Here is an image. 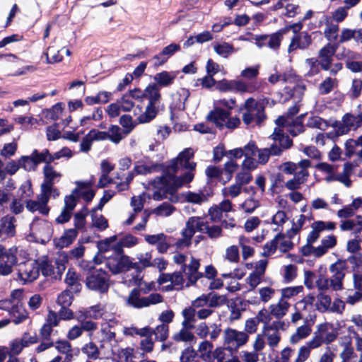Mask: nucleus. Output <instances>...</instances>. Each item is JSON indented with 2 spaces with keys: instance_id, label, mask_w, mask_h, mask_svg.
I'll return each mask as SVG.
<instances>
[{
  "instance_id": "21",
  "label": "nucleus",
  "mask_w": 362,
  "mask_h": 362,
  "mask_svg": "<svg viewBox=\"0 0 362 362\" xmlns=\"http://www.w3.org/2000/svg\"><path fill=\"white\" fill-rule=\"evenodd\" d=\"M106 305L101 304L90 306L85 310H79L76 315L78 321H83L87 318L98 320L101 319Z\"/></svg>"
},
{
  "instance_id": "52",
  "label": "nucleus",
  "mask_w": 362,
  "mask_h": 362,
  "mask_svg": "<svg viewBox=\"0 0 362 362\" xmlns=\"http://www.w3.org/2000/svg\"><path fill=\"white\" fill-rule=\"evenodd\" d=\"M92 225L99 230H104L108 227L107 220L103 216L95 213V209L90 211Z\"/></svg>"
},
{
  "instance_id": "7",
  "label": "nucleus",
  "mask_w": 362,
  "mask_h": 362,
  "mask_svg": "<svg viewBox=\"0 0 362 362\" xmlns=\"http://www.w3.org/2000/svg\"><path fill=\"white\" fill-rule=\"evenodd\" d=\"M348 269L346 259H338L329 267V272L332 274L330 279V288L335 291L344 289V279L346 272Z\"/></svg>"
},
{
  "instance_id": "26",
  "label": "nucleus",
  "mask_w": 362,
  "mask_h": 362,
  "mask_svg": "<svg viewBox=\"0 0 362 362\" xmlns=\"http://www.w3.org/2000/svg\"><path fill=\"white\" fill-rule=\"evenodd\" d=\"M271 136L276 142L274 144H276L281 149V152L291 148L293 145V141L288 135L284 134V130L280 127L275 128Z\"/></svg>"
},
{
  "instance_id": "39",
  "label": "nucleus",
  "mask_w": 362,
  "mask_h": 362,
  "mask_svg": "<svg viewBox=\"0 0 362 362\" xmlns=\"http://www.w3.org/2000/svg\"><path fill=\"white\" fill-rule=\"evenodd\" d=\"M312 332L311 327L307 324L298 327L296 332L291 336L290 342L293 344L307 338Z\"/></svg>"
},
{
  "instance_id": "53",
  "label": "nucleus",
  "mask_w": 362,
  "mask_h": 362,
  "mask_svg": "<svg viewBox=\"0 0 362 362\" xmlns=\"http://www.w3.org/2000/svg\"><path fill=\"white\" fill-rule=\"evenodd\" d=\"M303 290L304 288L301 285L284 288L281 290V298L287 300L303 293Z\"/></svg>"
},
{
  "instance_id": "17",
  "label": "nucleus",
  "mask_w": 362,
  "mask_h": 362,
  "mask_svg": "<svg viewBox=\"0 0 362 362\" xmlns=\"http://www.w3.org/2000/svg\"><path fill=\"white\" fill-rule=\"evenodd\" d=\"M312 230L307 237V244L312 245L320 238V233L325 230H334L336 223L332 221H316L311 224Z\"/></svg>"
},
{
  "instance_id": "59",
  "label": "nucleus",
  "mask_w": 362,
  "mask_h": 362,
  "mask_svg": "<svg viewBox=\"0 0 362 362\" xmlns=\"http://www.w3.org/2000/svg\"><path fill=\"white\" fill-rule=\"evenodd\" d=\"M175 210V208L168 202H163L156 208H155L152 213L158 216H170L173 211Z\"/></svg>"
},
{
  "instance_id": "15",
  "label": "nucleus",
  "mask_w": 362,
  "mask_h": 362,
  "mask_svg": "<svg viewBox=\"0 0 362 362\" xmlns=\"http://www.w3.org/2000/svg\"><path fill=\"white\" fill-rule=\"evenodd\" d=\"M221 325L211 323L207 325L205 322H200L195 327L196 334L201 339L209 337L211 341H215L221 333Z\"/></svg>"
},
{
  "instance_id": "18",
  "label": "nucleus",
  "mask_w": 362,
  "mask_h": 362,
  "mask_svg": "<svg viewBox=\"0 0 362 362\" xmlns=\"http://www.w3.org/2000/svg\"><path fill=\"white\" fill-rule=\"evenodd\" d=\"M311 35L305 31L293 35L288 45V52L291 54L297 49H305L312 44Z\"/></svg>"
},
{
  "instance_id": "64",
  "label": "nucleus",
  "mask_w": 362,
  "mask_h": 362,
  "mask_svg": "<svg viewBox=\"0 0 362 362\" xmlns=\"http://www.w3.org/2000/svg\"><path fill=\"white\" fill-rule=\"evenodd\" d=\"M16 219L13 216H6L2 219V230L8 235L13 236L15 234Z\"/></svg>"
},
{
  "instance_id": "54",
  "label": "nucleus",
  "mask_w": 362,
  "mask_h": 362,
  "mask_svg": "<svg viewBox=\"0 0 362 362\" xmlns=\"http://www.w3.org/2000/svg\"><path fill=\"white\" fill-rule=\"evenodd\" d=\"M78 182L90 183L88 187L78 190V198L81 197L86 202H91L95 194V192L92 189L93 182L92 180H78Z\"/></svg>"
},
{
  "instance_id": "61",
  "label": "nucleus",
  "mask_w": 362,
  "mask_h": 362,
  "mask_svg": "<svg viewBox=\"0 0 362 362\" xmlns=\"http://www.w3.org/2000/svg\"><path fill=\"white\" fill-rule=\"evenodd\" d=\"M19 165L22 168L28 172L35 171L37 168V165L36 164L32 154L30 156H22L19 159Z\"/></svg>"
},
{
  "instance_id": "1",
  "label": "nucleus",
  "mask_w": 362,
  "mask_h": 362,
  "mask_svg": "<svg viewBox=\"0 0 362 362\" xmlns=\"http://www.w3.org/2000/svg\"><path fill=\"white\" fill-rule=\"evenodd\" d=\"M193 156V149L187 148L165 166L150 161L139 160L135 163L134 172L138 175H145L153 172L162 171L161 176L156 177L151 182V186L155 189L152 199L155 201L168 199L171 202L175 203L179 200L176 194L177 189L189 183L194 178L192 171L197 165L196 163L190 160Z\"/></svg>"
},
{
  "instance_id": "13",
  "label": "nucleus",
  "mask_w": 362,
  "mask_h": 362,
  "mask_svg": "<svg viewBox=\"0 0 362 362\" xmlns=\"http://www.w3.org/2000/svg\"><path fill=\"white\" fill-rule=\"evenodd\" d=\"M286 33V29H281L271 35H255V45L259 48L267 47L273 50H277L280 47L283 36Z\"/></svg>"
},
{
  "instance_id": "11",
  "label": "nucleus",
  "mask_w": 362,
  "mask_h": 362,
  "mask_svg": "<svg viewBox=\"0 0 362 362\" xmlns=\"http://www.w3.org/2000/svg\"><path fill=\"white\" fill-rule=\"evenodd\" d=\"M105 264L110 271L114 274H118L128 271L131 268L136 267V263H133L129 257L124 256H111L104 255Z\"/></svg>"
},
{
  "instance_id": "45",
  "label": "nucleus",
  "mask_w": 362,
  "mask_h": 362,
  "mask_svg": "<svg viewBox=\"0 0 362 362\" xmlns=\"http://www.w3.org/2000/svg\"><path fill=\"white\" fill-rule=\"evenodd\" d=\"M342 122L344 127L342 129H339L341 134L346 133L351 129H355L360 127L357 116L349 113L343 117Z\"/></svg>"
},
{
  "instance_id": "41",
  "label": "nucleus",
  "mask_w": 362,
  "mask_h": 362,
  "mask_svg": "<svg viewBox=\"0 0 362 362\" xmlns=\"http://www.w3.org/2000/svg\"><path fill=\"white\" fill-rule=\"evenodd\" d=\"M65 282L68 287H69V290H71L73 292L76 293L81 290V285L79 281V276L74 269H69L68 270Z\"/></svg>"
},
{
  "instance_id": "16",
  "label": "nucleus",
  "mask_w": 362,
  "mask_h": 362,
  "mask_svg": "<svg viewBox=\"0 0 362 362\" xmlns=\"http://www.w3.org/2000/svg\"><path fill=\"white\" fill-rule=\"evenodd\" d=\"M40 274V267L37 262H27L19 265L18 276L19 279L27 284L35 280Z\"/></svg>"
},
{
  "instance_id": "37",
  "label": "nucleus",
  "mask_w": 362,
  "mask_h": 362,
  "mask_svg": "<svg viewBox=\"0 0 362 362\" xmlns=\"http://www.w3.org/2000/svg\"><path fill=\"white\" fill-rule=\"evenodd\" d=\"M175 77L176 75L174 73L163 71L156 74L154 76L153 79L156 82V84L158 85V87H166L173 83Z\"/></svg>"
},
{
  "instance_id": "25",
  "label": "nucleus",
  "mask_w": 362,
  "mask_h": 362,
  "mask_svg": "<svg viewBox=\"0 0 362 362\" xmlns=\"http://www.w3.org/2000/svg\"><path fill=\"white\" fill-rule=\"evenodd\" d=\"M117 239V236L113 235L98 243V252L94 258L97 264L102 263L101 259H104V255H109L108 253L111 252V245L113 244Z\"/></svg>"
},
{
  "instance_id": "8",
  "label": "nucleus",
  "mask_w": 362,
  "mask_h": 362,
  "mask_svg": "<svg viewBox=\"0 0 362 362\" xmlns=\"http://www.w3.org/2000/svg\"><path fill=\"white\" fill-rule=\"evenodd\" d=\"M114 327H110L107 324H101L100 329L98 332V342L100 349H110V354H115L118 351V344L119 340L116 338V334L112 329Z\"/></svg>"
},
{
  "instance_id": "4",
  "label": "nucleus",
  "mask_w": 362,
  "mask_h": 362,
  "mask_svg": "<svg viewBox=\"0 0 362 362\" xmlns=\"http://www.w3.org/2000/svg\"><path fill=\"white\" fill-rule=\"evenodd\" d=\"M205 221L204 218L199 216L190 217L185 224V228L182 232V238L176 242L177 248H185L191 244V240L196 231L204 232Z\"/></svg>"
},
{
  "instance_id": "60",
  "label": "nucleus",
  "mask_w": 362,
  "mask_h": 362,
  "mask_svg": "<svg viewBox=\"0 0 362 362\" xmlns=\"http://www.w3.org/2000/svg\"><path fill=\"white\" fill-rule=\"evenodd\" d=\"M297 267L295 264H288L283 269V279L286 284L292 282L297 276Z\"/></svg>"
},
{
  "instance_id": "5",
  "label": "nucleus",
  "mask_w": 362,
  "mask_h": 362,
  "mask_svg": "<svg viewBox=\"0 0 362 362\" xmlns=\"http://www.w3.org/2000/svg\"><path fill=\"white\" fill-rule=\"evenodd\" d=\"M245 110L243 120L245 124L252 122L259 124L266 118L264 106L262 103L255 102L252 98L246 100Z\"/></svg>"
},
{
  "instance_id": "55",
  "label": "nucleus",
  "mask_w": 362,
  "mask_h": 362,
  "mask_svg": "<svg viewBox=\"0 0 362 362\" xmlns=\"http://www.w3.org/2000/svg\"><path fill=\"white\" fill-rule=\"evenodd\" d=\"M362 93V80L361 78H354L352 80L351 86L347 95L349 98L354 100L358 98Z\"/></svg>"
},
{
  "instance_id": "2",
  "label": "nucleus",
  "mask_w": 362,
  "mask_h": 362,
  "mask_svg": "<svg viewBox=\"0 0 362 362\" xmlns=\"http://www.w3.org/2000/svg\"><path fill=\"white\" fill-rule=\"evenodd\" d=\"M23 293L16 289L11 292L9 298L0 300V309L8 313L11 320H0V329L6 327L10 322L18 325L28 318V313L21 302Z\"/></svg>"
},
{
  "instance_id": "31",
  "label": "nucleus",
  "mask_w": 362,
  "mask_h": 362,
  "mask_svg": "<svg viewBox=\"0 0 362 362\" xmlns=\"http://www.w3.org/2000/svg\"><path fill=\"white\" fill-rule=\"evenodd\" d=\"M293 238H289L287 235V231L286 233L279 232V233L274 238V240L277 245V249L281 252H287L292 250L293 247V243L291 240Z\"/></svg>"
},
{
  "instance_id": "33",
  "label": "nucleus",
  "mask_w": 362,
  "mask_h": 362,
  "mask_svg": "<svg viewBox=\"0 0 362 362\" xmlns=\"http://www.w3.org/2000/svg\"><path fill=\"white\" fill-rule=\"evenodd\" d=\"M141 290L138 288H134L132 290L127 298V305L137 309L144 308V297L141 296Z\"/></svg>"
},
{
  "instance_id": "34",
  "label": "nucleus",
  "mask_w": 362,
  "mask_h": 362,
  "mask_svg": "<svg viewBox=\"0 0 362 362\" xmlns=\"http://www.w3.org/2000/svg\"><path fill=\"white\" fill-rule=\"evenodd\" d=\"M281 153V149L276 144H272L270 148L258 150V163L265 164L271 155L279 156Z\"/></svg>"
},
{
  "instance_id": "36",
  "label": "nucleus",
  "mask_w": 362,
  "mask_h": 362,
  "mask_svg": "<svg viewBox=\"0 0 362 362\" xmlns=\"http://www.w3.org/2000/svg\"><path fill=\"white\" fill-rule=\"evenodd\" d=\"M144 98H146L148 100V104L156 106L160 98L158 85L156 83L149 84L144 89Z\"/></svg>"
},
{
  "instance_id": "49",
  "label": "nucleus",
  "mask_w": 362,
  "mask_h": 362,
  "mask_svg": "<svg viewBox=\"0 0 362 362\" xmlns=\"http://www.w3.org/2000/svg\"><path fill=\"white\" fill-rule=\"evenodd\" d=\"M193 328L192 327H184L177 333H175L173 336V339L176 341L190 342L195 338L193 333L190 331Z\"/></svg>"
},
{
  "instance_id": "12",
  "label": "nucleus",
  "mask_w": 362,
  "mask_h": 362,
  "mask_svg": "<svg viewBox=\"0 0 362 362\" xmlns=\"http://www.w3.org/2000/svg\"><path fill=\"white\" fill-rule=\"evenodd\" d=\"M247 340L248 335L244 332L238 331L232 328H227L224 330L223 344L233 351H236Z\"/></svg>"
},
{
  "instance_id": "56",
  "label": "nucleus",
  "mask_w": 362,
  "mask_h": 362,
  "mask_svg": "<svg viewBox=\"0 0 362 362\" xmlns=\"http://www.w3.org/2000/svg\"><path fill=\"white\" fill-rule=\"evenodd\" d=\"M107 133L109 134L107 139L110 140L112 142L115 144L119 143L126 136L124 134V130L122 131L117 125L110 126L109 127Z\"/></svg>"
},
{
  "instance_id": "24",
  "label": "nucleus",
  "mask_w": 362,
  "mask_h": 362,
  "mask_svg": "<svg viewBox=\"0 0 362 362\" xmlns=\"http://www.w3.org/2000/svg\"><path fill=\"white\" fill-rule=\"evenodd\" d=\"M335 52L336 49L334 46L329 43L320 50V64L324 70H328L329 69V65L332 62V58Z\"/></svg>"
},
{
  "instance_id": "27",
  "label": "nucleus",
  "mask_w": 362,
  "mask_h": 362,
  "mask_svg": "<svg viewBox=\"0 0 362 362\" xmlns=\"http://www.w3.org/2000/svg\"><path fill=\"white\" fill-rule=\"evenodd\" d=\"M30 230L35 235L49 238L52 233L51 225L45 220H34L30 224Z\"/></svg>"
},
{
  "instance_id": "35",
  "label": "nucleus",
  "mask_w": 362,
  "mask_h": 362,
  "mask_svg": "<svg viewBox=\"0 0 362 362\" xmlns=\"http://www.w3.org/2000/svg\"><path fill=\"white\" fill-rule=\"evenodd\" d=\"M183 197L186 202L200 205L209 200V198L211 197V194L205 193L204 192H187L183 194Z\"/></svg>"
},
{
  "instance_id": "44",
  "label": "nucleus",
  "mask_w": 362,
  "mask_h": 362,
  "mask_svg": "<svg viewBox=\"0 0 362 362\" xmlns=\"http://www.w3.org/2000/svg\"><path fill=\"white\" fill-rule=\"evenodd\" d=\"M213 47L214 52L223 58H228L235 52L233 45L226 42L214 43Z\"/></svg>"
},
{
  "instance_id": "38",
  "label": "nucleus",
  "mask_w": 362,
  "mask_h": 362,
  "mask_svg": "<svg viewBox=\"0 0 362 362\" xmlns=\"http://www.w3.org/2000/svg\"><path fill=\"white\" fill-rule=\"evenodd\" d=\"M298 169L295 172L293 176L305 183L309 176L308 169L311 167V163L309 160L304 159L298 163Z\"/></svg>"
},
{
  "instance_id": "51",
  "label": "nucleus",
  "mask_w": 362,
  "mask_h": 362,
  "mask_svg": "<svg viewBox=\"0 0 362 362\" xmlns=\"http://www.w3.org/2000/svg\"><path fill=\"white\" fill-rule=\"evenodd\" d=\"M88 214V209L86 206H84L81 211L75 214L74 216V229L76 230H81L84 228L86 226V217Z\"/></svg>"
},
{
  "instance_id": "62",
  "label": "nucleus",
  "mask_w": 362,
  "mask_h": 362,
  "mask_svg": "<svg viewBox=\"0 0 362 362\" xmlns=\"http://www.w3.org/2000/svg\"><path fill=\"white\" fill-rule=\"evenodd\" d=\"M230 311L229 320L230 322H234L240 318L243 308L242 303L237 302H231L228 305Z\"/></svg>"
},
{
  "instance_id": "57",
  "label": "nucleus",
  "mask_w": 362,
  "mask_h": 362,
  "mask_svg": "<svg viewBox=\"0 0 362 362\" xmlns=\"http://www.w3.org/2000/svg\"><path fill=\"white\" fill-rule=\"evenodd\" d=\"M243 187L240 184L235 183L228 187H223L221 190L222 195L232 199L238 197L242 192Z\"/></svg>"
},
{
  "instance_id": "10",
  "label": "nucleus",
  "mask_w": 362,
  "mask_h": 362,
  "mask_svg": "<svg viewBox=\"0 0 362 362\" xmlns=\"http://www.w3.org/2000/svg\"><path fill=\"white\" fill-rule=\"evenodd\" d=\"M108 274L101 269L92 271L86 277V286L88 288L104 293L109 288Z\"/></svg>"
},
{
  "instance_id": "20",
  "label": "nucleus",
  "mask_w": 362,
  "mask_h": 362,
  "mask_svg": "<svg viewBox=\"0 0 362 362\" xmlns=\"http://www.w3.org/2000/svg\"><path fill=\"white\" fill-rule=\"evenodd\" d=\"M157 113L158 107L148 103L146 106L144 111L139 105L134 109V115L136 117V120L140 124L150 122L156 117Z\"/></svg>"
},
{
  "instance_id": "19",
  "label": "nucleus",
  "mask_w": 362,
  "mask_h": 362,
  "mask_svg": "<svg viewBox=\"0 0 362 362\" xmlns=\"http://www.w3.org/2000/svg\"><path fill=\"white\" fill-rule=\"evenodd\" d=\"M276 123L278 125L284 126L286 131L293 136H297L305 131V127L300 117H297L290 122L284 117H279L276 119Z\"/></svg>"
},
{
  "instance_id": "42",
  "label": "nucleus",
  "mask_w": 362,
  "mask_h": 362,
  "mask_svg": "<svg viewBox=\"0 0 362 362\" xmlns=\"http://www.w3.org/2000/svg\"><path fill=\"white\" fill-rule=\"evenodd\" d=\"M233 350L228 346L226 348L218 347L214 350V362H232Z\"/></svg>"
},
{
  "instance_id": "47",
  "label": "nucleus",
  "mask_w": 362,
  "mask_h": 362,
  "mask_svg": "<svg viewBox=\"0 0 362 362\" xmlns=\"http://www.w3.org/2000/svg\"><path fill=\"white\" fill-rule=\"evenodd\" d=\"M288 221L286 213L282 210H279L273 215L271 223L275 227L274 230L282 232L284 223Z\"/></svg>"
},
{
  "instance_id": "58",
  "label": "nucleus",
  "mask_w": 362,
  "mask_h": 362,
  "mask_svg": "<svg viewBox=\"0 0 362 362\" xmlns=\"http://www.w3.org/2000/svg\"><path fill=\"white\" fill-rule=\"evenodd\" d=\"M250 243V240L249 238L240 236L239 245L242 249V257L245 260L254 255V249L249 245Z\"/></svg>"
},
{
  "instance_id": "3",
  "label": "nucleus",
  "mask_w": 362,
  "mask_h": 362,
  "mask_svg": "<svg viewBox=\"0 0 362 362\" xmlns=\"http://www.w3.org/2000/svg\"><path fill=\"white\" fill-rule=\"evenodd\" d=\"M173 260L176 264L182 266L181 269L188 279L187 286L195 284L199 279L204 276V274L198 271L200 267L199 260L193 256L175 254L173 256Z\"/></svg>"
},
{
  "instance_id": "28",
  "label": "nucleus",
  "mask_w": 362,
  "mask_h": 362,
  "mask_svg": "<svg viewBox=\"0 0 362 362\" xmlns=\"http://www.w3.org/2000/svg\"><path fill=\"white\" fill-rule=\"evenodd\" d=\"M351 174V166L349 163H345L344 170L341 173L327 175L325 180L328 182L339 181L346 187H349L351 185V180L349 177Z\"/></svg>"
},
{
  "instance_id": "6",
  "label": "nucleus",
  "mask_w": 362,
  "mask_h": 362,
  "mask_svg": "<svg viewBox=\"0 0 362 362\" xmlns=\"http://www.w3.org/2000/svg\"><path fill=\"white\" fill-rule=\"evenodd\" d=\"M42 173L44 180L40 189L52 195L53 198L57 197L59 195V192L54 187V184L59 181L62 174L57 172L51 163H47L44 165Z\"/></svg>"
},
{
  "instance_id": "14",
  "label": "nucleus",
  "mask_w": 362,
  "mask_h": 362,
  "mask_svg": "<svg viewBox=\"0 0 362 362\" xmlns=\"http://www.w3.org/2000/svg\"><path fill=\"white\" fill-rule=\"evenodd\" d=\"M51 197L52 195L41 190L37 196V199H28L25 202V207L28 211L32 213L37 211L39 214L46 216L49 212V207L47 204Z\"/></svg>"
},
{
  "instance_id": "48",
  "label": "nucleus",
  "mask_w": 362,
  "mask_h": 362,
  "mask_svg": "<svg viewBox=\"0 0 362 362\" xmlns=\"http://www.w3.org/2000/svg\"><path fill=\"white\" fill-rule=\"evenodd\" d=\"M262 334L271 348L277 346L281 339L280 334L277 330L264 327Z\"/></svg>"
},
{
  "instance_id": "63",
  "label": "nucleus",
  "mask_w": 362,
  "mask_h": 362,
  "mask_svg": "<svg viewBox=\"0 0 362 362\" xmlns=\"http://www.w3.org/2000/svg\"><path fill=\"white\" fill-rule=\"evenodd\" d=\"M81 351L88 358L97 359L99 358V348L93 342L86 344L82 347Z\"/></svg>"
},
{
  "instance_id": "43",
  "label": "nucleus",
  "mask_w": 362,
  "mask_h": 362,
  "mask_svg": "<svg viewBox=\"0 0 362 362\" xmlns=\"http://www.w3.org/2000/svg\"><path fill=\"white\" fill-rule=\"evenodd\" d=\"M184 318L182 322V327H192L195 329L194 323L196 322V310L192 307L185 308L182 312Z\"/></svg>"
},
{
  "instance_id": "23",
  "label": "nucleus",
  "mask_w": 362,
  "mask_h": 362,
  "mask_svg": "<svg viewBox=\"0 0 362 362\" xmlns=\"http://www.w3.org/2000/svg\"><path fill=\"white\" fill-rule=\"evenodd\" d=\"M230 115V112L228 110H225L219 107H214V110L211 111L207 115V119L213 122L218 127L223 128Z\"/></svg>"
},
{
  "instance_id": "30",
  "label": "nucleus",
  "mask_w": 362,
  "mask_h": 362,
  "mask_svg": "<svg viewBox=\"0 0 362 362\" xmlns=\"http://www.w3.org/2000/svg\"><path fill=\"white\" fill-rule=\"evenodd\" d=\"M259 88V84L257 81H252L245 82L242 80H234L233 92L245 93H252Z\"/></svg>"
},
{
  "instance_id": "22",
  "label": "nucleus",
  "mask_w": 362,
  "mask_h": 362,
  "mask_svg": "<svg viewBox=\"0 0 362 362\" xmlns=\"http://www.w3.org/2000/svg\"><path fill=\"white\" fill-rule=\"evenodd\" d=\"M76 187L72 190L71 194L66 195L64 197V209L72 212L76 204L78 199V190L86 188L90 185L88 182H75Z\"/></svg>"
},
{
  "instance_id": "46",
  "label": "nucleus",
  "mask_w": 362,
  "mask_h": 362,
  "mask_svg": "<svg viewBox=\"0 0 362 362\" xmlns=\"http://www.w3.org/2000/svg\"><path fill=\"white\" fill-rule=\"evenodd\" d=\"M78 235L76 229L70 228L66 230L61 238L58 240L57 245L60 247L69 246L73 243Z\"/></svg>"
},
{
  "instance_id": "29",
  "label": "nucleus",
  "mask_w": 362,
  "mask_h": 362,
  "mask_svg": "<svg viewBox=\"0 0 362 362\" xmlns=\"http://www.w3.org/2000/svg\"><path fill=\"white\" fill-rule=\"evenodd\" d=\"M290 306L291 305L287 300L280 298L278 303L270 305L269 310L272 316L280 320L286 315Z\"/></svg>"
},
{
  "instance_id": "9",
  "label": "nucleus",
  "mask_w": 362,
  "mask_h": 362,
  "mask_svg": "<svg viewBox=\"0 0 362 362\" xmlns=\"http://www.w3.org/2000/svg\"><path fill=\"white\" fill-rule=\"evenodd\" d=\"M18 248L15 246L6 249L0 245V274L6 276L13 271V267L17 264Z\"/></svg>"
},
{
  "instance_id": "32",
  "label": "nucleus",
  "mask_w": 362,
  "mask_h": 362,
  "mask_svg": "<svg viewBox=\"0 0 362 362\" xmlns=\"http://www.w3.org/2000/svg\"><path fill=\"white\" fill-rule=\"evenodd\" d=\"M213 348V344L208 340H204L199 344V356L205 362H214V351H212Z\"/></svg>"
},
{
  "instance_id": "40",
  "label": "nucleus",
  "mask_w": 362,
  "mask_h": 362,
  "mask_svg": "<svg viewBox=\"0 0 362 362\" xmlns=\"http://www.w3.org/2000/svg\"><path fill=\"white\" fill-rule=\"evenodd\" d=\"M310 219L311 218H308L303 214L299 215L298 217H296V220L293 219L292 221L291 228L286 230L287 235L289 238H294L300 233L305 221Z\"/></svg>"
},
{
  "instance_id": "50",
  "label": "nucleus",
  "mask_w": 362,
  "mask_h": 362,
  "mask_svg": "<svg viewBox=\"0 0 362 362\" xmlns=\"http://www.w3.org/2000/svg\"><path fill=\"white\" fill-rule=\"evenodd\" d=\"M31 154L37 165L41 163H45V164L52 163V154L47 148L43 149L42 151L35 149L32 151Z\"/></svg>"
}]
</instances>
